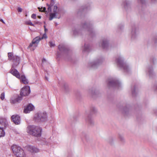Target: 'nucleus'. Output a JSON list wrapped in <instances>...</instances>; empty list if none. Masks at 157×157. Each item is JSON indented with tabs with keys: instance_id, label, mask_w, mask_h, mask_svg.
Returning <instances> with one entry per match:
<instances>
[{
	"instance_id": "a211bd4d",
	"label": "nucleus",
	"mask_w": 157,
	"mask_h": 157,
	"mask_svg": "<svg viewBox=\"0 0 157 157\" xmlns=\"http://www.w3.org/2000/svg\"><path fill=\"white\" fill-rule=\"evenodd\" d=\"M146 75L150 78H152L155 75L153 71V67L152 65H148L146 68Z\"/></svg>"
},
{
	"instance_id": "a19ab883",
	"label": "nucleus",
	"mask_w": 157,
	"mask_h": 157,
	"mask_svg": "<svg viewBox=\"0 0 157 157\" xmlns=\"http://www.w3.org/2000/svg\"><path fill=\"white\" fill-rule=\"evenodd\" d=\"M55 0H51L50 2V4L52 6H53L55 3Z\"/></svg>"
},
{
	"instance_id": "c756f323",
	"label": "nucleus",
	"mask_w": 157,
	"mask_h": 157,
	"mask_svg": "<svg viewBox=\"0 0 157 157\" xmlns=\"http://www.w3.org/2000/svg\"><path fill=\"white\" fill-rule=\"evenodd\" d=\"M151 63H152L153 65L155 64L156 62V59L154 57H152L150 59Z\"/></svg>"
},
{
	"instance_id": "393cba45",
	"label": "nucleus",
	"mask_w": 157,
	"mask_h": 157,
	"mask_svg": "<svg viewBox=\"0 0 157 157\" xmlns=\"http://www.w3.org/2000/svg\"><path fill=\"white\" fill-rule=\"evenodd\" d=\"M129 110V105H127L122 109V112L125 115H127Z\"/></svg>"
},
{
	"instance_id": "72a5a7b5",
	"label": "nucleus",
	"mask_w": 157,
	"mask_h": 157,
	"mask_svg": "<svg viewBox=\"0 0 157 157\" xmlns=\"http://www.w3.org/2000/svg\"><path fill=\"white\" fill-rule=\"evenodd\" d=\"M118 138L120 141L121 142H124L125 140L122 135L119 134L118 135Z\"/></svg>"
},
{
	"instance_id": "412c9836",
	"label": "nucleus",
	"mask_w": 157,
	"mask_h": 157,
	"mask_svg": "<svg viewBox=\"0 0 157 157\" xmlns=\"http://www.w3.org/2000/svg\"><path fill=\"white\" fill-rule=\"evenodd\" d=\"M8 125L7 121L5 118H0V127L5 129Z\"/></svg>"
},
{
	"instance_id": "0eeeda50",
	"label": "nucleus",
	"mask_w": 157,
	"mask_h": 157,
	"mask_svg": "<svg viewBox=\"0 0 157 157\" xmlns=\"http://www.w3.org/2000/svg\"><path fill=\"white\" fill-rule=\"evenodd\" d=\"M47 115L45 112H39L34 117V120L36 122H45L47 120Z\"/></svg>"
},
{
	"instance_id": "cd10ccee",
	"label": "nucleus",
	"mask_w": 157,
	"mask_h": 157,
	"mask_svg": "<svg viewBox=\"0 0 157 157\" xmlns=\"http://www.w3.org/2000/svg\"><path fill=\"white\" fill-rule=\"evenodd\" d=\"M22 97H23L21 96H18L14 100H13V103H15L17 102H19L22 100Z\"/></svg>"
},
{
	"instance_id": "bb28decb",
	"label": "nucleus",
	"mask_w": 157,
	"mask_h": 157,
	"mask_svg": "<svg viewBox=\"0 0 157 157\" xmlns=\"http://www.w3.org/2000/svg\"><path fill=\"white\" fill-rule=\"evenodd\" d=\"M63 88L66 92H68L69 90V88L67 84L65 82H63Z\"/></svg>"
},
{
	"instance_id": "1a4fd4ad",
	"label": "nucleus",
	"mask_w": 157,
	"mask_h": 157,
	"mask_svg": "<svg viewBox=\"0 0 157 157\" xmlns=\"http://www.w3.org/2000/svg\"><path fill=\"white\" fill-rule=\"evenodd\" d=\"M107 86L109 87L118 88L121 86V84L116 78L109 79L107 81Z\"/></svg>"
},
{
	"instance_id": "dca6fc26",
	"label": "nucleus",
	"mask_w": 157,
	"mask_h": 157,
	"mask_svg": "<svg viewBox=\"0 0 157 157\" xmlns=\"http://www.w3.org/2000/svg\"><path fill=\"white\" fill-rule=\"evenodd\" d=\"M47 38V36L46 34V33H44L41 37L39 36L36 37L33 40L32 43H30L29 45V47L30 48L32 47L33 44H37L41 40L44 38L46 39Z\"/></svg>"
},
{
	"instance_id": "9b49d317",
	"label": "nucleus",
	"mask_w": 157,
	"mask_h": 157,
	"mask_svg": "<svg viewBox=\"0 0 157 157\" xmlns=\"http://www.w3.org/2000/svg\"><path fill=\"white\" fill-rule=\"evenodd\" d=\"M97 112V109L95 107H92L90 108V113L87 115L86 119V123L91 125L94 124V122L90 115L95 114Z\"/></svg>"
},
{
	"instance_id": "a878e982",
	"label": "nucleus",
	"mask_w": 157,
	"mask_h": 157,
	"mask_svg": "<svg viewBox=\"0 0 157 157\" xmlns=\"http://www.w3.org/2000/svg\"><path fill=\"white\" fill-rule=\"evenodd\" d=\"M90 50V46L88 44H85L83 52H88Z\"/></svg>"
},
{
	"instance_id": "4468645a",
	"label": "nucleus",
	"mask_w": 157,
	"mask_h": 157,
	"mask_svg": "<svg viewBox=\"0 0 157 157\" xmlns=\"http://www.w3.org/2000/svg\"><path fill=\"white\" fill-rule=\"evenodd\" d=\"M59 9L58 8L57 5L56 4L54 5L53 9V13H50V17L49 18V20L51 21L54 18L59 19L60 17V15H59L58 17H57L56 16V14H59Z\"/></svg>"
},
{
	"instance_id": "473e14b6",
	"label": "nucleus",
	"mask_w": 157,
	"mask_h": 157,
	"mask_svg": "<svg viewBox=\"0 0 157 157\" xmlns=\"http://www.w3.org/2000/svg\"><path fill=\"white\" fill-rule=\"evenodd\" d=\"M137 2L138 4L141 5L145 4L146 2V0H137Z\"/></svg>"
},
{
	"instance_id": "58836bf2",
	"label": "nucleus",
	"mask_w": 157,
	"mask_h": 157,
	"mask_svg": "<svg viewBox=\"0 0 157 157\" xmlns=\"http://www.w3.org/2000/svg\"><path fill=\"white\" fill-rule=\"evenodd\" d=\"M43 10H42V12H45L46 14H48V12L46 10V8L45 7H43Z\"/></svg>"
},
{
	"instance_id": "ddd939ff",
	"label": "nucleus",
	"mask_w": 157,
	"mask_h": 157,
	"mask_svg": "<svg viewBox=\"0 0 157 157\" xmlns=\"http://www.w3.org/2000/svg\"><path fill=\"white\" fill-rule=\"evenodd\" d=\"M131 2L130 0H122L121 6L123 9L126 12L130 11L132 10Z\"/></svg>"
},
{
	"instance_id": "423d86ee",
	"label": "nucleus",
	"mask_w": 157,
	"mask_h": 157,
	"mask_svg": "<svg viewBox=\"0 0 157 157\" xmlns=\"http://www.w3.org/2000/svg\"><path fill=\"white\" fill-rule=\"evenodd\" d=\"M11 148L14 155L17 157H26L24 150L20 147L13 144L11 146Z\"/></svg>"
},
{
	"instance_id": "7ed1b4c3",
	"label": "nucleus",
	"mask_w": 157,
	"mask_h": 157,
	"mask_svg": "<svg viewBox=\"0 0 157 157\" xmlns=\"http://www.w3.org/2000/svg\"><path fill=\"white\" fill-rule=\"evenodd\" d=\"M115 61L117 65L124 72L128 73L131 70V68L128 65L124 62L123 58L121 55L117 56L116 58Z\"/></svg>"
},
{
	"instance_id": "49530a36",
	"label": "nucleus",
	"mask_w": 157,
	"mask_h": 157,
	"mask_svg": "<svg viewBox=\"0 0 157 157\" xmlns=\"http://www.w3.org/2000/svg\"><path fill=\"white\" fill-rule=\"evenodd\" d=\"M22 9L20 7H18L17 9V11L18 12H21L22 11Z\"/></svg>"
},
{
	"instance_id": "7c9ffc66",
	"label": "nucleus",
	"mask_w": 157,
	"mask_h": 157,
	"mask_svg": "<svg viewBox=\"0 0 157 157\" xmlns=\"http://www.w3.org/2000/svg\"><path fill=\"white\" fill-rule=\"evenodd\" d=\"M4 129L1 128L0 127V137L3 136L5 135V132L4 131Z\"/></svg>"
},
{
	"instance_id": "f257e3e1",
	"label": "nucleus",
	"mask_w": 157,
	"mask_h": 157,
	"mask_svg": "<svg viewBox=\"0 0 157 157\" xmlns=\"http://www.w3.org/2000/svg\"><path fill=\"white\" fill-rule=\"evenodd\" d=\"M80 29L77 27L73 28V34L75 36L81 35L82 32L87 31L89 34L92 37H94L95 33L92 28V24L88 22H85L81 23Z\"/></svg>"
},
{
	"instance_id": "6ab92c4d",
	"label": "nucleus",
	"mask_w": 157,
	"mask_h": 157,
	"mask_svg": "<svg viewBox=\"0 0 157 157\" xmlns=\"http://www.w3.org/2000/svg\"><path fill=\"white\" fill-rule=\"evenodd\" d=\"M11 120L16 124H19L21 123L20 117L18 115H13Z\"/></svg>"
},
{
	"instance_id": "4d7b16f0",
	"label": "nucleus",
	"mask_w": 157,
	"mask_h": 157,
	"mask_svg": "<svg viewBox=\"0 0 157 157\" xmlns=\"http://www.w3.org/2000/svg\"><path fill=\"white\" fill-rule=\"evenodd\" d=\"M37 46V45H35L34 46L36 47V46Z\"/></svg>"
},
{
	"instance_id": "aec40b11",
	"label": "nucleus",
	"mask_w": 157,
	"mask_h": 157,
	"mask_svg": "<svg viewBox=\"0 0 157 157\" xmlns=\"http://www.w3.org/2000/svg\"><path fill=\"white\" fill-rule=\"evenodd\" d=\"M101 46L103 49L107 50L109 47V41L108 39L105 38L103 39L101 43Z\"/></svg>"
},
{
	"instance_id": "c9c22d12",
	"label": "nucleus",
	"mask_w": 157,
	"mask_h": 157,
	"mask_svg": "<svg viewBox=\"0 0 157 157\" xmlns=\"http://www.w3.org/2000/svg\"><path fill=\"white\" fill-rule=\"evenodd\" d=\"M49 44L51 47H54L55 46V43L52 41L49 42Z\"/></svg>"
},
{
	"instance_id": "3c124183",
	"label": "nucleus",
	"mask_w": 157,
	"mask_h": 157,
	"mask_svg": "<svg viewBox=\"0 0 157 157\" xmlns=\"http://www.w3.org/2000/svg\"><path fill=\"white\" fill-rule=\"evenodd\" d=\"M46 61V59L44 58H43V60H42V62H45Z\"/></svg>"
},
{
	"instance_id": "6e6d98bb",
	"label": "nucleus",
	"mask_w": 157,
	"mask_h": 157,
	"mask_svg": "<svg viewBox=\"0 0 157 157\" xmlns=\"http://www.w3.org/2000/svg\"><path fill=\"white\" fill-rule=\"evenodd\" d=\"M46 79H47V80H48V78L47 77H46Z\"/></svg>"
},
{
	"instance_id": "20e7f679",
	"label": "nucleus",
	"mask_w": 157,
	"mask_h": 157,
	"mask_svg": "<svg viewBox=\"0 0 157 157\" xmlns=\"http://www.w3.org/2000/svg\"><path fill=\"white\" fill-rule=\"evenodd\" d=\"M42 129L38 126L30 125L28 127V133L32 136L38 137L41 136Z\"/></svg>"
},
{
	"instance_id": "2eb2a0df",
	"label": "nucleus",
	"mask_w": 157,
	"mask_h": 157,
	"mask_svg": "<svg viewBox=\"0 0 157 157\" xmlns=\"http://www.w3.org/2000/svg\"><path fill=\"white\" fill-rule=\"evenodd\" d=\"M90 9V4L89 3H87L84 6H81L77 12L78 16H81L83 14Z\"/></svg>"
},
{
	"instance_id": "ea45409f",
	"label": "nucleus",
	"mask_w": 157,
	"mask_h": 157,
	"mask_svg": "<svg viewBox=\"0 0 157 157\" xmlns=\"http://www.w3.org/2000/svg\"><path fill=\"white\" fill-rule=\"evenodd\" d=\"M27 24L32 26H35L30 21H29L27 22Z\"/></svg>"
},
{
	"instance_id": "2f4dec72",
	"label": "nucleus",
	"mask_w": 157,
	"mask_h": 157,
	"mask_svg": "<svg viewBox=\"0 0 157 157\" xmlns=\"http://www.w3.org/2000/svg\"><path fill=\"white\" fill-rule=\"evenodd\" d=\"M89 93L92 95H95L96 94V92L95 90L94 89H90L89 91Z\"/></svg>"
},
{
	"instance_id": "39448f33",
	"label": "nucleus",
	"mask_w": 157,
	"mask_h": 157,
	"mask_svg": "<svg viewBox=\"0 0 157 157\" xmlns=\"http://www.w3.org/2000/svg\"><path fill=\"white\" fill-rule=\"evenodd\" d=\"M17 67H12L10 69V72L13 75V76H15L17 78L21 80V81L24 84H26L28 83V81L26 78L25 76L24 75H22L21 77L20 76V74L17 70L15 69Z\"/></svg>"
},
{
	"instance_id": "e433bc0d",
	"label": "nucleus",
	"mask_w": 157,
	"mask_h": 157,
	"mask_svg": "<svg viewBox=\"0 0 157 157\" xmlns=\"http://www.w3.org/2000/svg\"><path fill=\"white\" fill-rule=\"evenodd\" d=\"M152 40L155 43H157V36H154L152 37Z\"/></svg>"
},
{
	"instance_id": "4c0bfd02",
	"label": "nucleus",
	"mask_w": 157,
	"mask_h": 157,
	"mask_svg": "<svg viewBox=\"0 0 157 157\" xmlns=\"http://www.w3.org/2000/svg\"><path fill=\"white\" fill-rule=\"evenodd\" d=\"M0 98L2 100H3L5 98V93L3 92L2 93L0 96Z\"/></svg>"
},
{
	"instance_id": "a18cd8bd",
	"label": "nucleus",
	"mask_w": 157,
	"mask_h": 157,
	"mask_svg": "<svg viewBox=\"0 0 157 157\" xmlns=\"http://www.w3.org/2000/svg\"><path fill=\"white\" fill-rule=\"evenodd\" d=\"M151 3L155 4L157 3V0H151Z\"/></svg>"
},
{
	"instance_id": "c03bdc74",
	"label": "nucleus",
	"mask_w": 157,
	"mask_h": 157,
	"mask_svg": "<svg viewBox=\"0 0 157 157\" xmlns=\"http://www.w3.org/2000/svg\"><path fill=\"white\" fill-rule=\"evenodd\" d=\"M52 6H48V12H51L52 11V9H51V7Z\"/></svg>"
},
{
	"instance_id": "9d476101",
	"label": "nucleus",
	"mask_w": 157,
	"mask_h": 157,
	"mask_svg": "<svg viewBox=\"0 0 157 157\" xmlns=\"http://www.w3.org/2000/svg\"><path fill=\"white\" fill-rule=\"evenodd\" d=\"M139 34V27L135 24H132L131 26V39L134 40L137 38Z\"/></svg>"
},
{
	"instance_id": "6e6552de",
	"label": "nucleus",
	"mask_w": 157,
	"mask_h": 157,
	"mask_svg": "<svg viewBox=\"0 0 157 157\" xmlns=\"http://www.w3.org/2000/svg\"><path fill=\"white\" fill-rule=\"evenodd\" d=\"M8 59L11 60L13 63L12 66L13 67H17L19 64L20 60V58L19 56L13 55L11 52H9L8 53Z\"/></svg>"
},
{
	"instance_id": "8fccbe9b",
	"label": "nucleus",
	"mask_w": 157,
	"mask_h": 157,
	"mask_svg": "<svg viewBox=\"0 0 157 157\" xmlns=\"http://www.w3.org/2000/svg\"><path fill=\"white\" fill-rule=\"evenodd\" d=\"M0 21L2 22L3 23L5 24V22H4V21H3V20L2 19H1L0 20Z\"/></svg>"
},
{
	"instance_id": "c85d7f7f",
	"label": "nucleus",
	"mask_w": 157,
	"mask_h": 157,
	"mask_svg": "<svg viewBox=\"0 0 157 157\" xmlns=\"http://www.w3.org/2000/svg\"><path fill=\"white\" fill-rule=\"evenodd\" d=\"M136 88V86L134 85L133 86V87H131L132 93L133 96H135L136 94V93L135 91Z\"/></svg>"
},
{
	"instance_id": "b1692460",
	"label": "nucleus",
	"mask_w": 157,
	"mask_h": 157,
	"mask_svg": "<svg viewBox=\"0 0 157 157\" xmlns=\"http://www.w3.org/2000/svg\"><path fill=\"white\" fill-rule=\"evenodd\" d=\"M81 137L82 140H86V141H87L89 139V135L84 132L82 133Z\"/></svg>"
},
{
	"instance_id": "09e8293b",
	"label": "nucleus",
	"mask_w": 157,
	"mask_h": 157,
	"mask_svg": "<svg viewBox=\"0 0 157 157\" xmlns=\"http://www.w3.org/2000/svg\"><path fill=\"white\" fill-rule=\"evenodd\" d=\"M44 28L45 33H46V32L48 31V29L46 28L45 26L44 25Z\"/></svg>"
},
{
	"instance_id": "4be33fe9",
	"label": "nucleus",
	"mask_w": 157,
	"mask_h": 157,
	"mask_svg": "<svg viewBox=\"0 0 157 157\" xmlns=\"http://www.w3.org/2000/svg\"><path fill=\"white\" fill-rule=\"evenodd\" d=\"M34 108L33 105L31 104H29L24 108V112L25 113H28L33 110Z\"/></svg>"
},
{
	"instance_id": "f704fd0d",
	"label": "nucleus",
	"mask_w": 157,
	"mask_h": 157,
	"mask_svg": "<svg viewBox=\"0 0 157 157\" xmlns=\"http://www.w3.org/2000/svg\"><path fill=\"white\" fill-rule=\"evenodd\" d=\"M118 29L120 30H122L124 28V25L123 24H121L118 25Z\"/></svg>"
},
{
	"instance_id": "864d4df0",
	"label": "nucleus",
	"mask_w": 157,
	"mask_h": 157,
	"mask_svg": "<svg viewBox=\"0 0 157 157\" xmlns=\"http://www.w3.org/2000/svg\"><path fill=\"white\" fill-rule=\"evenodd\" d=\"M37 17H38V18H39V19H40V18H41V16H37Z\"/></svg>"
},
{
	"instance_id": "79ce46f5",
	"label": "nucleus",
	"mask_w": 157,
	"mask_h": 157,
	"mask_svg": "<svg viewBox=\"0 0 157 157\" xmlns=\"http://www.w3.org/2000/svg\"><path fill=\"white\" fill-rule=\"evenodd\" d=\"M153 89L155 91H157V84H155L153 86Z\"/></svg>"
},
{
	"instance_id": "37998d69",
	"label": "nucleus",
	"mask_w": 157,
	"mask_h": 157,
	"mask_svg": "<svg viewBox=\"0 0 157 157\" xmlns=\"http://www.w3.org/2000/svg\"><path fill=\"white\" fill-rule=\"evenodd\" d=\"M31 17L34 19L36 18V15L35 14L33 13L31 15Z\"/></svg>"
},
{
	"instance_id": "5fc2aeb1",
	"label": "nucleus",
	"mask_w": 157,
	"mask_h": 157,
	"mask_svg": "<svg viewBox=\"0 0 157 157\" xmlns=\"http://www.w3.org/2000/svg\"><path fill=\"white\" fill-rule=\"evenodd\" d=\"M46 5H47V6H48V7L49 6H51V4H48V3H47Z\"/></svg>"
},
{
	"instance_id": "f8f14e48",
	"label": "nucleus",
	"mask_w": 157,
	"mask_h": 157,
	"mask_svg": "<svg viewBox=\"0 0 157 157\" xmlns=\"http://www.w3.org/2000/svg\"><path fill=\"white\" fill-rule=\"evenodd\" d=\"M103 60V59L101 58L100 59H97L94 61L89 62L88 63V67L89 68L91 69H96L102 63Z\"/></svg>"
},
{
	"instance_id": "f3484780",
	"label": "nucleus",
	"mask_w": 157,
	"mask_h": 157,
	"mask_svg": "<svg viewBox=\"0 0 157 157\" xmlns=\"http://www.w3.org/2000/svg\"><path fill=\"white\" fill-rule=\"evenodd\" d=\"M30 93V87L26 86L23 87L20 91V94L21 96L25 97L28 96Z\"/></svg>"
},
{
	"instance_id": "5701e85b",
	"label": "nucleus",
	"mask_w": 157,
	"mask_h": 157,
	"mask_svg": "<svg viewBox=\"0 0 157 157\" xmlns=\"http://www.w3.org/2000/svg\"><path fill=\"white\" fill-rule=\"evenodd\" d=\"M28 150L32 153H36L39 151V150L36 147L33 146H29L28 147Z\"/></svg>"
},
{
	"instance_id": "603ef678",
	"label": "nucleus",
	"mask_w": 157,
	"mask_h": 157,
	"mask_svg": "<svg viewBox=\"0 0 157 157\" xmlns=\"http://www.w3.org/2000/svg\"><path fill=\"white\" fill-rule=\"evenodd\" d=\"M39 22L38 21H37V22H35V23L36 24H39Z\"/></svg>"
},
{
	"instance_id": "de8ad7c7",
	"label": "nucleus",
	"mask_w": 157,
	"mask_h": 157,
	"mask_svg": "<svg viewBox=\"0 0 157 157\" xmlns=\"http://www.w3.org/2000/svg\"><path fill=\"white\" fill-rule=\"evenodd\" d=\"M38 9H39V11H40V12H42V8H43V7H42L41 8H40V7H38Z\"/></svg>"
},
{
	"instance_id": "f03ea898",
	"label": "nucleus",
	"mask_w": 157,
	"mask_h": 157,
	"mask_svg": "<svg viewBox=\"0 0 157 157\" xmlns=\"http://www.w3.org/2000/svg\"><path fill=\"white\" fill-rule=\"evenodd\" d=\"M59 51L57 52V58H63L65 60L69 61L71 59V53L69 48L65 45L61 44L58 47Z\"/></svg>"
}]
</instances>
